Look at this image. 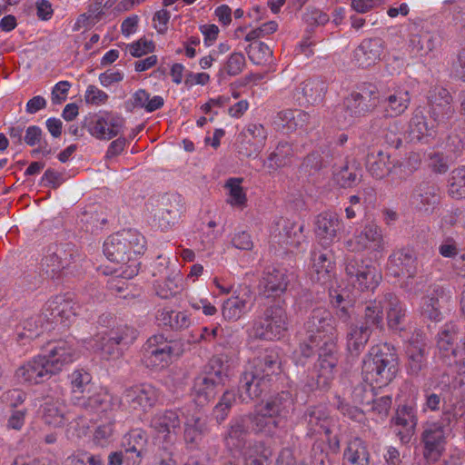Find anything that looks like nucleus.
<instances>
[{
	"label": "nucleus",
	"instance_id": "obj_1",
	"mask_svg": "<svg viewBox=\"0 0 465 465\" xmlns=\"http://www.w3.org/2000/svg\"><path fill=\"white\" fill-rule=\"evenodd\" d=\"M306 337L297 350L292 359L296 365H304L307 359L313 355V346L337 342L338 334L335 321L331 312L323 306L313 308L303 323Z\"/></svg>",
	"mask_w": 465,
	"mask_h": 465
},
{
	"label": "nucleus",
	"instance_id": "obj_2",
	"mask_svg": "<svg viewBox=\"0 0 465 465\" xmlns=\"http://www.w3.org/2000/svg\"><path fill=\"white\" fill-rule=\"evenodd\" d=\"M79 307L63 295L50 299L45 305L42 313L28 317L21 323L17 331V340H33L38 337L50 324L69 326L74 318L79 314Z\"/></svg>",
	"mask_w": 465,
	"mask_h": 465
},
{
	"label": "nucleus",
	"instance_id": "obj_3",
	"mask_svg": "<svg viewBox=\"0 0 465 465\" xmlns=\"http://www.w3.org/2000/svg\"><path fill=\"white\" fill-rule=\"evenodd\" d=\"M398 371V358L392 346L385 343L371 347L362 362L363 380L378 387L388 385Z\"/></svg>",
	"mask_w": 465,
	"mask_h": 465
},
{
	"label": "nucleus",
	"instance_id": "obj_4",
	"mask_svg": "<svg viewBox=\"0 0 465 465\" xmlns=\"http://www.w3.org/2000/svg\"><path fill=\"white\" fill-rule=\"evenodd\" d=\"M228 370L229 365L220 357H213L209 361L193 381L192 391L197 405L203 406L215 397L217 387L228 378Z\"/></svg>",
	"mask_w": 465,
	"mask_h": 465
},
{
	"label": "nucleus",
	"instance_id": "obj_5",
	"mask_svg": "<svg viewBox=\"0 0 465 465\" xmlns=\"http://www.w3.org/2000/svg\"><path fill=\"white\" fill-rule=\"evenodd\" d=\"M144 249V237L133 230H124L109 236L104 243V253L114 262L126 263Z\"/></svg>",
	"mask_w": 465,
	"mask_h": 465
},
{
	"label": "nucleus",
	"instance_id": "obj_6",
	"mask_svg": "<svg viewBox=\"0 0 465 465\" xmlns=\"http://www.w3.org/2000/svg\"><path fill=\"white\" fill-rule=\"evenodd\" d=\"M312 346L313 349L318 348V360L305 381L304 388L307 391L327 390L334 378V370L338 362L337 342Z\"/></svg>",
	"mask_w": 465,
	"mask_h": 465
},
{
	"label": "nucleus",
	"instance_id": "obj_7",
	"mask_svg": "<svg viewBox=\"0 0 465 465\" xmlns=\"http://www.w3.org/2000/svg\"><path fill=\"white\" fill-rule=\"evenodd\" d=\"M286 311L280 303L272 305L264 311L253 323L251 336L265 341L280 340L288 330Z\"/></svg>",
	"mask_w": 465,
	"mask_h": 465
},
{
	"label": "nucleus",
	"instance_id": "obj_8",
	"mask_svg": "<svg viewBox=\"0 0 465 465\" xmlns=\"http://www.w3.org/2000/svg\"><path fill=\"white\" fill-rule=\"evenodd\" d=\"M345 271L353 286L361 291H373L381 281V270L367 259L348 257Z\"/></svg>",
	"mask_w": 465,
	"mask_h": 465
},
{
	"label": "nucleus",
	"instance_id": "obj_9",
	"mask_svg": "<svg viewBox=\"0 0 465 465\" xmlns=\"http://www.w3.org/2000/svg\"><path fill=\"white\" fill-rule=\"evenodd\" d=\"M90 392V389H88L87 394L73 396L74 405L94 413H106L122 408L123 403L120 398L107 391L100 390L93 393Z\"/></svg>",
	"mask_w": 465,
	"mask_h": 465
},
{
	"label": "nucleus",
	"instance_id": "obj_10",
	"mask_svg": "<svg viewBox=\"0 0 465 465\" xmlns=\"http://www.w3.org/2000/svg\"><path fill=\"white\" fill-rule=\"evenodd\" d=\"M174 353L173 342L167 341L163 335L150 337L143 349V361L148 368H163L168 365Z\"/></svg>",
	"mask_w": 465,
	"mask_h": 465
},
{
	"label": "nucleus",
	"instance_id": "obj_11",
	"mask_svg": "<svg viewBox=\"0 0 465 465\" xmlns=\"http://www.w3.org/2000/svg\"><path fill=\"white\" fill-rule=\"evenodd\" d=\"M345 248L351 252H361L365 250L381 252L386 243L382 229L375 223H368L363 229L345 242Z\"/></svg>",
	"mask_w": 465,
	"mask_h": 465
},
{
	"label": "nucleus",
	"instance_id": "obj_12",
	"mask_svg": "<svg viewBox=\"0 0 465 465\" xmlns=\"http://www.w3.org/2000/svg\"><path fill=\"white\" fill-rule=\"evenodd\" d=\"M160 397V391L154 386L143 383L126 389L120 401L122 408L146 412L152 409Z\"/></svg>",
	"mask_w": 465,
	"mask_h": 465
},
{
	"label": "nucleus",
	"instance_id": "obj_13",
	"mask_svg": "<svg viewBox=\"0 0 465 465\" xmlns=\"http://www.w3.org/2000/svg\"><path fill=\"white\" fill-rule=\"evenodd\" d=\"M46 360L42 355H37L19 366L15 377L17 381L24 385H36L44 382L53 376Z\"/></svg>",
	"mask_w": 465,
	"mask_h": 465
},
{
	"label": "nucleus",
	"instance_id": "obj_14",
	"mask_svg": "<svg viewBox=\"0 0 465 465\" xmlns=\"http://www.w3.org/2000/svg\"><path fill=\"white\" fill-rule=\"evenodd\" d=\"M46 354L43 355L53 374L59 373L63 368L78 358V351L68 341H57L47 344Z\"/></svg>",
	"mask_w": 465,
	"mask_h": 465
},
{
	"label": "nucleus",
	"instance_id": "obj_15",
	"mask_svg": "<svg viewBox=\"0 0 465 465\" xmlns=\"http://www.w3.org/2000/svg\"><path fill=\"white\" fill-rule=\"evenodd\" d=\"M380 103L377 95V89L372 84H366L361 87V92H352L345 98L342 104L345 114H361L369 112Z\"/></svg>",
	"mask_w": 465,
	"mask_h": 465
},
{
	"label": "nucleus",
	"instance_id": "obj_16",
	"mask_svg": "<svg viewBox=\"0 0 465 465\" xmlns=\"http://www.w3.org/2000/svg\"><path fill=\"white\" fill-rule=\"evenodd\" d=\"M327 86L325 82L320 79H308L302 82L295 90L293 99L301 107L299 111L309 114L303 109L314 106L322 103Z\"/></svg>",
	"mask_w": 465,
	"mask_h": 465
},
{
	"label": "nucleus",
	"instance_id": "obj_17",
	"mask_svg": "<svg viewBox=\"0 0 465 465\" xmlns=\"http://www.w3.org/2000/svg\"><path fill=\"white\" fill-rule=\"evenodd\" d=\"M180 415L185 417L183 410H166L156 412L150 420L151 428L165 441H172L180 429Z\"/></svg>",
	"mask_w": 465,
	"mask_h": 465
},
{
	"label": "nucleus",
	"instance_id": "obj_18",
	"mask_svg": "<svg viewBox=\"0 0 465 465\" xmlns=\"http://www.w3.org/2000/svg\"><path fill=\"white\" fill-rule=\"evenodd\" d=\"M74 260V251L69 245H50L41 262V267L47 275L54 276L56 272L68 267Z\"/></svg>",
	"mask_w": 465,
	"mask_h": 465
},
{
	"label": "nucleus",
	"instance_id": "obj_19",
	"mask_svg": "<svg viewBox=\"0 0 465 465\" xmlns=\"http://www.w3.org/2000/svg\"><path fill=\"white\" fill-rule=\"evenodd\" d=\"M393 431L401 444H408L415 432L417 416L411 405H400L391 420Z\"/></svg>",
	"mask_w": 465,
	"mask_h": 465
},
{
	"label": "nucleus",
	"instance_id": "obj_20",
	"mask_svg": "<svg viewBox=\"0 0 465 465\" xmlns=\"http://www.w3.org/2000/svg\"><path fill=\"white\" fill-rule=\"evenodd\" d=\"M288 284L289 277L284 269L267 268L259 282V294L264 298L280 297Z\"/></svg>",
	"mask_w": 465,
	"mask_h": 465
},
{
	"label": "nucleus",
	"instance_id": "obj_21",
	"mask_svg": "<svg viewBox=\"0 0 465 465\" xmlns=\"http://www.w3.org/2000/svg\"><path fill=\"white\" fill-rule=\"evenodd\" d=\"M54 395H47L45 402L42 405V418L44 421L54 427L63 426L67 418L65 417V404L63 398V389L56 386L54 389Z\"/></svg>",
	"mask_w": 465,
	"mask_h": 465
},
{
	"label": "nucleus",
	"instance_id": "obj_22",
	"mask_svg": "<svg viewBox=\"0 0 465 465\" xmlns=\"http://www.w3.org/2000/svg\"><path fill=\"white\" fill-rule=\"evenodd\" d=\"M249 424L245 416H239L230 421L226 435L224 436V444L231 452L242 454L249 444L247 435L249 433Z\"/></svg>",
	"mask_w": 465,
	"mask_h": 465
},
{
	"label": "nucleus",
	"instance_id": "obj_23",
	"mask_svg": "<svg viewBox=\"0 0 465 465\" xmlns=\"http://www.w3.org/2000/svg\"><path fill=\"white\" fill-rule=\"evenodd\" d=\"M146 445L147 435L145 431L135 429L128 432L122 441L126 463L128 465H139L146 452Z\"/></svg>",
	"mask_w": 465,
	"mask_h": 465
},
{
	"label": "nucleus",
	"instance_id": "obj_24",
	"mask_svg": "<svg viewBox=\"0 0 465 465\" xmlns=\"http://www.w3.org/2000/svg\"><path fill=\"white\" fill-rule=\"evenodd\" d=\"M388 273L394 277H404L416 272V258L410 249L394 251L388 259Z\"/></svg>",
	"mask_w": 465,
	"mask_h": 465
},
{
	"label": "nucleus",
	"instance_id": "obj_25",
	"mask_svg": "<svg viewBox=\"0 0 465 465\" xmlns=\"http://www.w3.org/2000/svg\"><path fill=\"white\" fill-rule=\"evenodd\" d=\"M268 387V381L246 369L240 379L239 401L248 403L260 397Z\"/></svg>",
	"mask_w": 465,
	"mask_h": 465
},
{
	"label": "nucleus",
	"instance_id": "obj_26",
	"mask_svg": "<svg viewBox=\"0 0 465 465\" xmlns=\"http://www.w3.org/2000/svg\"><path fill=\"white\" fill-rule=\"evenodd\" d=\"M162 205L154 213V221L162 230H166L177 223L183 212V199L179 194H172L163 199Z\"/></svg>",
	"mask_w": 465,
	"mask_h": 465
},
{
	"label": "nucleus",
	"instance_id": "obj_27",
	"mask_svg": "<svg viewBox=\"0 0 465 465\" xmlns=\"http://www.w3.org/2000/svg\"><path fill=\"white\" fill-rule=\"evenodd\" d=\"M84 125L95 138L110 140L121 133L123 121L122 118H85Z\"/></svg>",
	"mask_w": 465,
	"mask_h": 465
},
{
	"label": "nucleus",
	"instance_id": "obj_28",
	"mask_svg": "<svg viewBox=\"0 0 465 465\" xmlns=\"http://www.w3.org/2000/svg\"><path fill=\"white\" fill-rule=\"evenodd\" d=\"M269 416L276 420L281 425L286 420L293 405V399L289 391H282L261 404Z\"/></svg>",
	"mask_w": 465,
	"mask_h": 465
},
{
	"label": "nucleus",
	"instance_id": "obj_29",
	"mask_svg": "<svg viewBox=\"0 0 465 465\" xmlns=\"http://www.w3.org/2000/svg\"><path fill=\"white\" fill-rule=\"evenodd\" d=\"M383 52V41L381 38L365 39L354 51V60L361 67H368L380 60Z\"/></svg>",
	"mask_w": 465,
	"mask_h": 465
},
{
	"label": "nucleus",
	"instance_id": "obj_30",
	"mask_svg": "<svg viewBox=\"0 0 465 465\" xmlns=\"http://www.w3.org/2000/svg\"><path fill=\"white\" fill-rule=\"evenodd\" d=\"M329 411L326 406L318 405L309 407L303 414L302 420L307 425L311 434L322 433L330 434Z\"/></svg>",
	"mask_w": 465,
	"mask_h": 465
},
{
	"label": "nucleus",
	"instance_id": "obj_31",
	"mask_svg": "<svg viewBox=\"0 0 465 465\" xmlns=\"http://www.w3.org/2000/svg\"><path fill=\"white\" fill-rule=\"evenodd\" d=\"M315 232L322 244H330L336 237L341 228V221L337 214L322 213L317 216Z\"/></svg>",
	"mask_w": 465,
	"mask_h": 465
},
{
	"label": "nucleus",
	"instance_id": "obj_32",
	"mask_svg": "<svg viewBox=\"0 0 465 465\" xmlns=\"http://www.w3.org/2000/svg\"><path fill=\"white\" fill-rule=\"evenodd\" d=\"M280 365L278 353L271 350L257 357L246 369L270 382L271 377L278 373Z\"/></svg>",
	"mask_w": 465,
	"mask_h": 465
},
{
	"label": "nucleus",
	"instance_id": "obj_33",
	"mask_svg": "<svg viewBox=\"0 0 465 465\" xmlns=\"http://www.w3.org/2000/svg\"><path fill=\"white\" fill-rule=\"evenodd\" d=\"M438 350L440 357L446 364H452L455 361L457 350L454 348V341L457 339V328L452 322L446 323L438 334Z\"/></svg>",
	"mask_w": 465,
	"mask_h": 465
},
{
	"label": "nucleus",
	"instance_id": "obj_34",
	"mask_svg": "<svg viewBox=\"0 0 465 465\" xmlns=\"http://www.w3.org/2000/svg\"><path fill=\"white\" fill-rule=\"evenodd\" d=\"M207 430L206 420L199 413L185 415L184 440L189 448H195Z\"/></svg>",
	"mask_w": 465,
	"mask_h": 465
},
{
	"label": "nucleus",
	"instance_id": "obj_35",
	"mask_svg": "<svg viewBox=\"0 0 465 465\" xmlns=\"http://www.w3.org/2000/svg\"><path fill=\"white\" fill-rule=\"evenodd\" d=\"M245 417L247 423L252 424V429L256 433L272 435L275 430L282 426L276 420L269 416V413H266L262 405L256 406L254 411Z\"/></svg>",
	"mask_w": 465,
	"mask_h": 465
},
{
	"label": "nucleus",
	"instance_id": "obj_36",
	"mask_svg": "<svg viewBox=\"0 0 465 465\" xmlns=\"http://www.w3.org/2000/svg\"><path fill=\"white\" fill-rule=\"evenodd\" d=\"M342 465H370V452L364 440L354 438L348 442L343 451Z\"/></svg>",
	"mask_w": 465,
	"mask_h": 465
},
{
	"label": "nucleus",
	"instance_id": "obj_37",
	"mask_svg": "<svg viewBox=\"0 0 465 465\" xmlns=\"http://www.w3.org/2000/svg\"><path fill=\"white\" fill-rule=\"evenodd\" d=\"M110 338L111 334L108 331H100L90 339L88 349L100 351L103 357L106 359L118 358L122 353L120 348L122 344Z\"/></svg>",
	"mask_w": 465,
	"mask_h": 465
},
{
	"label": "nucleus",
	"instance_id": "obj_38",
	"mask_svg": "<svg viewBox=\"0 0 465 465\" xmlns=\"http://www.w3.org/2000/svg\"><path fill=\"white\" fill-rule=\"evenodd\" d=\"M360 324L371 332L382 328L383 305L381 301L373 300L365 302Z\"/></svg>",
	"mask_w": 465,
	"mask_h": 465
},
{
	"label": "nucleus",
	"instance_id": "obj_39",
	"mask_svg": "<svg viewBox=\"0 0 465 465\" xmlns=\"http://www.w3.org/2000/svg\"><path fill=\"white\" fill-rule=\"evenodd\" d=\"M312 271L316 274V281L322 284L326 283L334 268L333 254L331 251H314L312 254Z\"/></svg>",
	"mask_w": 465,
	"mask_h": 465
},
{
	"label": "nucleus",
	"instance_id": "obj_40",
	"mask_svg": "<svg viewBox=\"0 0 465 465\" xmlns=\"http://www.w3.org/2000/svg\"><path fill=\"white\" fill-rule=\"evenodd\" d=\"M411 200L416 208L425 212H433L436 203L433 181H422L413 193Z\"/></svg>",
	"mask_w": 465,
	"mask_h": 465
},
{
	"label": "nucleus",
	"instance_id": "obj_41",
	"mask_svg": "<svg viewBox=\"0 0 465 465\" xmlns=\"http://www.w3.org/2000/svg\"><path fill=\"white\" fill-rule=\"evenodd\" d=\"M371 331L365 329L361 324L351 323L346 334V345L351 354L358 355L369 341Z\"/></svg>",
	"mask_w": 465,
	"mask_h": 465
},
{
	"label": "nucleus",
	"instance_id": "obj_42",
	"mask_svg": "<svg viewBox=\"0 0 465 465\" xmlns=\"http://www.w3.org/2000/svg\"><path fill=\"white\" fill-rule=\"evenodd\" d=\"M252 309L250 299L244 296H234L224 301L222 314L225 320L237 321Z\"/></svg>",
	"mask_w": 465,
	"mask_h": 465
},
{
	"label": "nucleus",
	"instance_id": "obj_43",
	"mask_svg": "<svg viewBox=\"0 0 465 465\" xmlns=\"http://www.w3.org/2000/svg\"><path fill=\"white\" fill-rule=\"evenodd\" d=\"M384 302L387 304V321L391 329L399 330L405 318V306L399 298L388 292L384 295Z\"/></svg>",
	"mask_w": 465,
	"mask_h": 465
},
{
	"label": "nucleus",
	"instance_id": "obj_44",
	"mask_svg": "<svg viewBox=\"0 0 465 465\" xmlns=\"http://www.w3.org/2000/svg\"><path fill=\"white\" fill-rule=\"evenodd\" d=\"M389 154L379 151L367 156L366 166L369 173L376 179H381L392 172L389 165Z\"/></svg>",
	"mask_w": 465,
	"mask_h": 465
},
{
	"label": "nucleus",
	"instance_id": "obj_45",
	"mask_svg": "<svg viewBox=\"0 0 465 465\" xmlns=\"http://www.w3.org/2000/svg\"><path fill=\"white\" fill-rule=\"evenodd\" d=\"M183 275L179 271L173 270L166 274L163 282L156 285V293L163 299L174 296L182 288Z\"/></svg>",
	"mask_w": 465,
	"mask_h": 465
},
{
	"label": "nucleus",
	"instance_id": "obj_46",
	"mask_svg": "<svg viewBox=\"0 0 465 465\" xmlns=\"http://www.w3.org/2000/svg\"><path fill=\"white\" fill-rule=\"evenodd\" d=\"M463 249V244L460 241L458 235L444 237L440 245L439 246V252L446 258L455 259L459 257L462 262L465 261V253H460ZM456 267L464 272L465 275V263L464 266H460L456 263Z\"/></svg>",
	"mask_w": 465,
	"mask_h": 465
},
{
	"label": "nucleus",
	"instance_id": "obj_47",
	"mask_svg": "<svg viewBox=\"0 0 465 465\" xmlns=\"http://www.w3.org/2000/svg\"><path fill=\"white\" fill-rule=\"evenodd\" d=\"M282 227V232H280V235L284 243L298 247L304 241L303 224L284 220Z\"/></svg>",
	"mask_w": 465,
	"mask_h": 465
},
{
	"label": "nucleus",
	"instance_id": "obj_48",
	"mask_svg": "<svg viewBox=\"0 0 465 465\" xmlns=\"http://www.w3.org/2000/svg\"><path fill=\"white\" fill-rule=\"evenodd\" d=\"M294 152L292 144L280 142L276 149L269 155V167L272 169L284 167L292 163Z\"/></svg>",
	"mask_w": 465,
	"mask_h": 465
},
{
	"label": "nucleus",
	"instance_id": "obj_49",
	"mask_svg": "<svg viewBox=\"0 0 465 465\" xmlns=\"http://www.w3.org/2000/svg\"><path fill=\"white\" fill-rule=\"evenodd\" d=\"M448 193L453 199L465 198V166L451 172L448 180Z\"/></svg>",
	"mask_w": 465,
	"mask_h": 465
},
{
	"label": "nucleus",
	"instance_id": "obj_50",
	"mask_svg": "<svg viewBox=\"0 0 465 465\" xmlns=\"http://www.w3.org/2000/svg\"><path fill=\"white\" fill-rule=\"evenodd\" d=\"M423 455L428 461L436 460V424L427 423L422 433Z\"/></svg>",
	"mask_w": 465,
	"mask_h": 465
},
{
	"label": "nucleus",
	"instance_id": "obj_51",
	"mask_svg": "<svg viewBox=\"0 0 465 465\" xmlns=\"http://www.w3.org/2000/svg\"><path fill=\"white\" fill-rule=\"evenodd\" d=\"M251 42L246 49L250 60L255 64L266 63L272 54L271 48L263 42L257 40Z\"/></svg>",
	"mask_w": 465,
	"mask_h": 465
},
{
	"label": "nucleus",
	"instance_id": "obj_52",
	"mask_svg": "<svg viewBox=\"0 0 465 465\" xmlns=\"http://www.w3.org/2000/svg\"><path fill=\"white\" fill-rule=\"evenodd\" d=\"M237 400H239V392L236 393L232 390L226 391L223 394L220 401L213 409V414L219 423L225 420L230 409L237 401Z\"/></svg>",
	"mask_w": 465,
	"mask_h": 465
},
{
	"label": "nucleus",
	"instance_id": "obj_53",
	"mask_svg": "<svg viewBox=\"0 0 465 465\" xmlns=\"http://www.w3.org/2000/svg\"><path fill=\"white\" fill-rule=\"evenodd\" d=\"M242 182L241 178H230L225 183V188L229 190L227 202L232 206L242 207L246 203V194L241 186Z\"/></svg>",
	"mask_w": 465,
	"mask_h": 465
},
{
	"label": "nucleus",
	"instance_id": "obj_54",
	"mask_svg": "<svg viewBox=\"0 0 465 465\" xmlns=\"http://www.w3.org/2000/svg\"><path fill=\"white\" fill-rule=\"evenodd\" d=\"M409 103L410 94L406 89L397 90L384 101V104L395 114L394 116L401 114L408 107Z\"/></svg>",
	"mask_w": 465,
	"mask_h": 465
},
{
	"label": "nucleus",
	"instance_id": "obj_55",
	"mask_svg": "<svg viewBox=\"0 0 465 465\" xmlns=\"http://www.w3.org/2000/svg\"><path fill=\"white\" fill-rule=\"evenodd\" d=\"M111 334V340L120 342L122 346H129L138 336V331L132 326L122 324L108 331Z\"/></svg>",
	"mask_w": 465,
	"mask_h": 465
},
{
	"label": "nucleus",
	"instance_id": "obj_56",
	"mask_svg": "<svg viewBox=\"0 0 465 465\" xmlns=\"http://www.w3.org/2000/svg\"><path fill=\"white\" fill-rule=\"evenodd\" d=\"M262 449V444H249L248 449L242 454L244 465H270L268 457Z\"/></svg>",
	"mask_w": 465,
	"mask_h": 465
},
{
	"label": "nucleus",
	"instance_id": "obj_57",
	"mask_svg": "<svg viewBox=\"0 0 465 465\" xmlns=\"http://www.w3.org/2000/svg\"><path fill=\"white\" fill-rule=\"evenodd\" d=\"M91 375L84 370H75L69 375V380L72 385V392L74 396L77 394H84L85 390L89 389L91 382Z\"/></svg>",
	"mask_w": 465,
	"mask_h": 465
},
{
	"label": "nucleus",
	"instance_id": "obj_58",
	"mask_svg": "<svg viewBox=\"0 0 465 465\" xmlns=\"http://www.w3.org/2000/svg\"><path fill=\"white\" fill-rule=\"evenodd\" d=\"M303 22L308 26V31L312 32L313 28L324 25L330 20L329 15L317 8L307 9L302 15Z\"/></svg>",
	"mask_w": 465,
	"mask_h": 465
},
{
	"label": "nucleus",
	"instance_id": "obj_59",
	"mask_svg": "<svg viewBox=\"0 0 465 465\" xmlns=\"http://www.w3.org/2000/svg\"><path fill=\"white\" fill-rule=\"evenodd\" d=\"M335 181L341 187H351L358 181V174L356 170L348 165L342 166L339 171L334 173Z\"/></svg>",
	"mask_w": 465,
	"mask_h": 465
},
{
	"label": "nucleus",
	"instance_id": "obj_60",
	"mask_svg": "<svg viewBox=\"0 0 465 465\" xmlns=\"http://www.w3.org/2000/svg\"><path fill=\"white\" fill-rule=\"evenodd\" d=\"M436 291L433 289L430 294L421 298L420 304V312L424 319H428L431 322L436 320Z\"/></svg>",
	"mask_w": 465,
	"mask_h": 465
},
{
	"label": "nucleus",
	"instance_id": "obj_61",
	"mask_svg": "<svg viewBox=\"0 0 465 465\" xmlns=\"http://www.w3.org/2000/svg\"><path fill=\"white\" fill-rule=\"evenodd\" d=\"M244 65V55L242 53H232L223 65V71L231 76H235L242 71Z\"/></svg>",
	"mask_w": 465,
	"mask_h": 465
},
{
	"label": "nucleus",
	"instance_id": "obj_62",
	"mask_svg": "<svg viewBox=\"0 0 465 465\" xmlns=\"http://www.w3.org/2000/svg\"><path fill=\"white\" fill-rule=\"evenodd\" d=\"M336 407L337 410L345 417L349 419L361 422L364 419V413L361 410H360L356 406H351L346 403L340 396L336 397Z\"/></svg>",
	"mask_w": 465,
	"mask_h": 465
},
{
	"label": "nucleus",
	"instance_id": "obj_63",
	"mask_svg": "<svg viewBox=\"0 0 465 465\" xmlns=\"http://www.w3.org/2000/svg\"><path fill=\"white\" fill-rule=\"evenodd\" d=\"M277 29H278V23L276 21L272 20V21L263 23L260 26L248 32L245 35V40L246 41H253V40H257L261 37H265V36L276 32Z\"/></svg>",
	"mask_w": 465,
	"mask_h": 465
},
{
	"label": "nucleus",
	"instance_id": "obj_64",
	"mask_svg": "<svg viewBox=\"0 0 465 465\" xmlns=\"http://www.w3.org/2000/svg\"><path fill=\"white\" fill-rule=\"evenodd\" d=\"M126 49L130 54L134 57H141L148 53H151L154 49L153 41L147 40L146 38H141L132 44L126 45Z\"/></svg>",
	"mask_w": 465,
	"mask_h": 465
}]
</instances>
